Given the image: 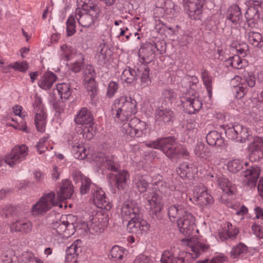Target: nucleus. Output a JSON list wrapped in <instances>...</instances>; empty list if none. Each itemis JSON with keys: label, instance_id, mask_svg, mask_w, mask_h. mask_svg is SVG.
<instances>
[{"label": "nucleus", "instance_id": "nucleus-29", "mask_svg": "<svg viewBox=\"0 0 263 263\" xmlns=\"http://www.w3.org/2000/svg\"><path fill=\"white\" fill-rule=\"evenodd\" d=\"M198 187L194 189V197L196 198V201L202 205H205L213 203V198L209 194L206 190L202 189L201 191Z\"/></svg>", "mask_w": 263, "mask_h": 263}, {"label": "nucleus", "instance_id": "nucleus-26", "mask_svg": "<svg viewBox=\"0 0 263 263\" xmlns=\"http://www.w3.org/2000/svg\"><path fill=\"white\" fill-rule=\"evenodd\" d=\"M73 186L69 180L62 181L60 191L57 193V198L59 202L69 199L73 193Z\"/></svg>", "mask_w": 263, "mask_h": 263}, {"label": "nucleus", "instance_id": "nucleus-36", "mask_svg": "<svg viewBox=\"0 0 263 263\" xmlns=\"http://www.w3.org/2000/svg\"><path fill=\"white\" fill-rule=\"evenodd\" d=\"M129 175L126 171L123 170L115 175V182L119 190H125L127 187V180Z\"/></svg>", "mask_w": 263, "mask_h": 263}, {"label": "nucleus", "instance_id": "nucleus-50", "mask_svg": "<svg viewBox=\"0 0 263 263\" xmlns=\"http://www.w3.org/2000/svg\"><path fill=\"white\" fill-rule=\"evenodd\" d=\"M141 86L142 87H145L151 83V80L149 78V69L148 67H144L140 77Z\"/></svg>", "mask_w": 263, "mask_h": 263}, {"label": "nucleus", "instance_id": "nucleus-39", "mask_svg": "<svg viewBox=\"0 0 263 263\" xmlns=\"http://www.w3.org/2000/svg\"><path fill=\"white\" fill-rule=\"evenodd\" d=\"M236 130L237 135L236 141L240 143L245 142L251 134L248 128L240 124L236 125Z\"/></svg>", "mask_w": 263, "mask_h": 263}, {"label": "nucleus", "instance_id": "nucleus-59", "mask_svg": "<svg viewBox=\"0 0 263 263\" xmlns=\"http://www.w3.org/2000/svg\"><path fill=\"white\" fill-rule=\"evenodd\" d=\"M119 88V85L115 81H110L108 86L107 95L109 98H112Z\"/></svg>", "mask_w": 263, "mask_h": 263}, {"label": "nucleus", "instance_id": "nucleus-20", "mask_svg": "<svg viewBox=\"0 0 263 263\" xmlns=\"http://www.w3.org/2000/svg\"><path fill=\"white\" fill-rule=\"evenodd\" d=\"M93 199L95 204L101 209H105L107 211L110 210L111 205L108 202L104 191L100 188L92 190Z\"/></svg>", "mask_w": 263, "mask_h": 263}, {"label": "nucleus", "instance_id": "nucleus-5", "mask_svg": "<svg viewBox=\"0 0 263 263\" xmlns=\"http://www.w3.org/2000/svg\"><path fill=\"white\" fill-rule=\"evenodd\" d=\"M249 166L248 162L240 161L235 159L229 163L228 170L233 173H236L241 170H245L242 173V176L247 179V184L251 187H254L256 185L257 180L260 173V168L256 165H252L249 168H244Z\"/></svg>", "mask_w": 263, "mask_h": 263}, {"label": "nucleus", "instance_id": "nucleus-58", "mask_svg": "<svg viewBox=\"0 0 263 263\" xmlns=\"http://www.w3.org/2000/svg\"><path fill=\"white\" fill-rule=\"evenodd\" d=\"M93 125H84V127L83 129V137L84 138L90 140L94 135Z\"/></svg>", "mask_w": 263, "mask_h": 263}, {"label": "nucleus", "instance_id": "nucleus-1", "mask_svg": "<svg viewBox=\"0 0 263 263\" xmlns=\"http://www.w3.org/2000/svg\"><path fill=\"white\" fill-rule=\"evenodd\" d=\"M156 185H157L158 190H152L143 195V197L150 206L149 214L151 218L154 220H160L163 205L162 194L166 190V185L163 181H158Z\"/></svg>", "mask_w": 263, "mask_h": 263}, {"label": "nucleus", "instance_id": "nucleus-52", "mask_svg": "<svg viewBox=\"0 0 263 263\" xmlns=\"http://www.w3.org/2000/svg\"><path fill=\"white\" fill-rule=\"evenodd\" d=\"M111 257L116 259H122L124 255V251L118 246H114L110 251Z\"/></svg>", "mask_w": 263, "mask_h": 263}, {"label": "nucleus", "instance_id": "nucleus-15", "mask_svg": "<svg viewBox=\"0 0 263 263\" xmlns=\"http://www.w3.org/2000/svg\"><path fill=\"white\" fill-rule=\"evenodd\" d=\"M98 12L86 11L77 8L75 17L79 24L83 27L88 28L93 25L98 17Z\"/></svg>", "mask_w": 263, "mask_h": 263}, {"label": "nucleus", "instance_id": "nucleus-22", "mask_svg": "<svg viewBox=\"0 0 263 263\" xmlns=\"http://www.w3.org/2000/svg\"><path fill=\"white\" fill-rule=\"evenodd\" d=\"M176 172L182 179H192L195 177L197 171L193 164L183 162L176 168Z\"/></svg>", "mask_w": 263, "mask_h": 263}, {"label": "nucleus", "instance_id": "nucleus-34", "mask_svg": "<svg viewBox=\"0 0 263 263\" xmlns=\"http://www.w3.org/2000/svg\"><path fill=\"white\" fill-rule=\"evenodd\" d=\"M187 212L182 205L174 204L168 208V216L171 221H175L176 218H180Z\"/></svg>", "mask_w": 263, "mask_h": 263}, {"label": "nucleus", "instance_id": "nucleus-48", "mask_svg": "<svg viewBox=\"0 0 263 263\" xmlns=\"http://www.w3.org/2000/svg\"><path fill=\"white\" fill-rule=\"evenodd\" d=\"M76 21L74 15H71L66 22V31L68 36L73 35L76 32Z\"/></svg>", "mask_w": 263, "mask_h": 263}, {"label": "nucleus", "instance_id": "nucleus-12", "mask_svg": "<svg viewBox=\"0 0 263 263\" xmlns=\"http://www.w3.org/2000/svg\"><path fill=\"white\" fill-rule=\"evenodd\" d=\"M52 233L56 236L68 237L73 235L75 232V226L73 223H69L68 221H56L51 224Z\"/></svg>", "mask_w": 263, "mask_h": 263}, {"label": "nucleus", "instance_id": "nucleus-57", "mask_svg": "<svg viewBox=\"0 0 263 263\" xmlns=\"http://www.w3.org/2000/svg\"><path fill=\"white\" fill-rule=\"evenodd\" d=\"M87 83V90L88 92H90V95L91 97H94L97 93V86L95 82V79H86L84 80Z\"/></svg>", "mask_w": 263, "mask_h": 263}, {"label": "nucleus", "instance_id": "nucleus-53", "mask_svg": "<svg viewBox=\"0 0 263 263\" xmlns=\"http://www.w3.org/2000/svg\"><path fill=\"white\" fill-rule=\"evenodd\" d=\"M162 95L164 99H168L171 102L176 98V93L174 89L168 87H166L163 89Z\"/></svg>", "mask_w": 263, "mask_h": 263}, {"label": "nucleus", "instance_id": "nucleus-10", "mask_svg": "<svg viewBox=\"0 0 263 263\" xmlns=\"http://www.w3.org/2000/svg\"><path fill=\"white\" fill-rule=\"evenodd\" d=\"M28 147L24 144L21 146H15L5 157L6 163L11 167H14L16 164L24 160L28 155Z\"/></svg>", "mask_w": 263, "mask_h": 263}, {"label": "nucleus", "instance_id": "nucleus-45", "mask_svg": "<svg viewBox=\"0 0 263 263\" xmlns=\"http://www.w3.org/2000/svg\"><path fill=\"white\" fill-rule=\"evenodd\" d=\"M247 247L244 243L240 242L232 248L230 252L231 256L233 258L241 257L243 254L247 253Z\"/></svg>", "mask_w": 263, "mask_h": 263}, {"label": "nucleus", "instance_id": "nucleus-13", "mask_svg": "<svg viewBox=\"0 0 263 263\" xmlns=\"http://www.w3.org/2000/svg\"><path fill=\"white\" fill-rule=\"evenodd\" d=\"M192 96L189 93L181 100L183 107L185 112L189 114H195L199 111L202 107V103L198 97V93L196 92H192Z\"/></svg>", "mask_w": 263, "mask_h": 263}, {"label": "nucleus", "instance_id": "nucleus-41", "mask_svg": "<svg viewBox=\"0 0 263 263\" xmlns=\"http://www.w3.org/2000/svg\"><path fill=\"white\" fill-rule=\"evenodd\" d=\"M201 78L203 83V84L205 86L207 92L208 93V96L210 98H212V77L210 74L209 71L204 69L201 72Z\"/></svg>", "mask_w": 263, "mask_h": 263}, {"label": "nucleus", "instance_id": "nucleus-18", "mask_svg": "<svg viewBox=\"0 0 263 263\" xmlns=\"http://www.w3.org/2000/svg\"><path fill=\"white\" fill-rule=\"evenodd\" d=\"M121 215L123 218L130 219L142 217L141 210L137 203L135 201H126L122 206Z\"/></svg>", "mask_w": 263, "mask_h": 263}, {"label": "nucleus", "instance_id": "nucleus-21", "mask_svg": "<svg viewBox=\"0 0 263 263\" xmlns=\"http://www.w3.org/2000/svg\"><path fill=\"white\" fill-rule=\"evenodd\" d=\"M10 228V231L12 233L21 232L22 234H27L31 231L32 225L30 221L26 219H21L12 223Z\"/></svg>", "mask_w": 263, "mask_h": 263}, {"label": "nucleus", "instance_id": "nucleus-62", "mask_svg": "<svg viewBox=\"0 0 263 263\" xmlns=\"http://www.w3.org/2000/svg\"><path fill=\"white\" fill-rule=\"evenodd\" d=\"M3 263H18L16 256L12 254V252H8L3 256Z\"/></svg>", "mask_w": 263, "mask_h": 263}, {"label": "nucleus", "instance_id": "nucleus-11", "mask_svg": "<svg viewBox=\"0 0 263 263\" xmlns=\"http://www.w3.org/2000/svg\"><path fill=\"white\" fill-rule=\"evenodd\" d=\"M177 226L182 234L186 237H190L195 228V218L191 213L187 212L177 219Z\"/></svg>", "mask_w": 263, "mask_h": 263}, {"label": "nucleus", "instance_id": "nucleus-14", "mask_svg": "<svg viewBox=\"0 0 263 263\" xmlns=\"http://www.w3.org/2000/svg\"><path fill=\"white\" fill-rule=\"evenodd\" d=\"M184 9L192 20H200L204 0H183Z\"/></svg>", "mask_w": 263, "mask_h": 263}, {"label": "nucleus", "instance_id": "nucleus-56", "mask_svg": "<svg viewBox=\"0 0 263 263\" xmlns=\"http://www.w3.org/2000/svg\"><path fill=\"white\" fill-rule=\"evenodd\" d=\"M83 72L85 75L84 80H86V79H95L96 73L92 65L89 64L86 65Z\"/></svg>", "mask_w": 263, "mask_h": 263}, {"label": "nucleus", "instance_id": "nucleus-46", "mask_svg": "<svg viewBox=\"0 0 263 263\" xmlns=\"http://www.w3.org/2000/svg\"><path fill=\"white\" fill-rule=\"evenodd\" d=\"M194 153L197 157L200 158L206 159L209 156L210 152L208 147L205 146L204 144L200 143L196 145Z\"/></svg>", "mask_w": 263, "mask_h": 263}, {"label": "nucleus", "instance_id": "nucleus-31", "mask_svg": "<svg viewBox=\"0 0 263 263\" xmlns=\"http://www.w3.org/2000/svg\"><path fill=\"white\" fill-rule=\"evenodd\" d=\"M242 17L240 8L237 5H234L228 8L226 18L232 23L234 24L240 23Z\"/></svg>", "mask_w": 263, "mask_h": 263}, {"label": "nucleus", "instance_id": "nucleus-27", "mask_svg": "<svg viewBox=\"0 0 263 263\" xmlns=\"http://www.w3.org/2000/svg\"><path fill=\"white\" fill-rule=\"evenodd\" d=\"M251 153L250 155V159L251 161H258L262 155L263 148V138L256 137L251 147Z\"/></svg>", "mask_w": 263, "mask_h": 263}, {"label": "nucleus", "instance_id": "nucleus-32", "mask_svg": "<svg viewBox=\"0 0 263 263\" xmlns=\"http://www.w3.org/2000/svg\"><path fill=\"white\" fill-rule=\"evenodd\" d=\"M57 79V76L53 72L45 73L39 81L38 85L41 88L47 90L50 89L53 83Z\"/></svg>", "mask_w": 263, "mask_h": 263}, {"label": "nucleus", "instance_id": "nucleus-38", "mask_svg": "<svg viewBox=\"0 0 263 263\" xmlns=\"http://www.w3.org/2000/svg\"><path fill=\"white\" fill-rule=\"evenodd\" d=\"M246 36L248 41L253 46L256 47H261L263 46V40L260 33L254 31H246Z\"/></svg>", "mask_w": 263, "mask_h": 263}, {"label": "nucleus", "instance_id": "nucleus-7", "mask_svg": "<svg viewBox=\"0 0 263 263\" xmlns=\"http://www.w3.org/2000/svg\"><path fill=\"white\" fill-rule=\"evenodd\" d=\"M34 112L35 114L34 122L37 130L41 133L45 130L47 114L40 97L36 95L33 104Z\"/></svg>", "mask_w": 263, "mask_h": 263}, {"label": "nucleus", "instance_id": "nucleus-54", "mask_svg": "<svg viewBox=\"0 0 263 263\" xmlns=\"http://www.w3.org/2000/svg\"><path fill=\"white\" fill-rule=\"evenodd\" d=\"M165 8H160V10H163L166 14L174 15L176 12L175 5L174 3L170 1H167L164 3Z\"/></svg>", "mask_w": 263, "mask_h": 263}, {"label": "nucleus", "instance_id": "nucleus-3", "mask_svg": "<svg viewBox=\"0 0 263 263\" xmlns=\"http://www.w3.org/2000/svg\"><path fill=\"white\" fill-rule=\"evenodd\" d=\"M160 149L172 162L177 163L181 157L186 158L190 155L186 147L179 144L174 137L160 138Z\"/></svg>", "mask_w": 263, "mask_h": 263}, {"label": "nucleus", "instance_id": "nucleus-6", "mask_svg": "<svg viewBox=\"0 0 263 263\" xmlns=\"http://www.w3.org/2000/svg\"><path fill=\"white\" fill-rule=\"evenodd\" d=\"M146 123L137 117L132 118L129 123H124L121 126L122 132L130 137H142L146 129Z\"/></svg>", "mask_w": 263, "mask_h": 263}, {"label": "nucleus", "instance_id": "nucleus-64", "mask_svg": "<svg viewBox=\"0 0 263 263\" xmlns=\"http://www.w3.org/2000/svg\"><path fill=\"white\" fill-rule=\"evenodd\" d=\"M14 69L19 70L21 72L26 71L28 68V65L26 61L21 62H15L12 66Z\"/></svg>", "mask_w": 263, "mask_h": 263}, {"label": "nucleus", "instance_id": "nucleus-40", "mask_svg": "<svg viewBox=\"0 0 263 263\" xmlns=\"http://www.w3.org/2000/svg\"><path fill=\"white\" fill-rule=\"evenodd\" d=\"M218 186L228 195H233L235 192V187L226 178H219L217 180Z\"/></svg>", "mask_w": 263, "mask_h": 263}, {"label": "nucleus", "instance_id": "nucleus-17", "mask_svg": "<svg viewBox=\"0 0 263 263\" xmlns=\"http://www.w3.org/2000/svg\"><path fill=\"white\" fill-rule=\"evenodd\" d=\"M149 224L142 218H134L130 219L127 224V230L130 233L135 234L137 236H141L143 232H146L149 229Z\"/></svg>", "mask_w": 263, "mask_h": 263}, {"label": "nucleus", "instance_id": "nucleus-60", "mask_svg": "<svg viewBox=\"0 0 263 263\" xmlns=\"http://www.w3.org/2000/svg\"><path fill=\"white\" fill-rule=\"evenodd\" d=\"M235 48L238 55H240L242 57H246L249 53L248 46L246 43L239 44L236 46Z\"/></svg>", "mask_w": 263, "mask_h": 263}, {"label": "nucleus", "instance_id": "nucleus-55", "mask_svg": "<svg viewBox=\"0 0 263 263\" xmlns=\"http://www.w3.org/2000/svg\"><path fill=\"white\" fill-rule=\"evenodd\" d=\"M91 185L92 182L91 180L88 178L85 179V180L81 183V187L80 189L81 194L84 195L88 193L90 189L92 188Z\"/></svg>", "mask_w": 263, "mask_h": 263}, {"label": "nucleus", "instance_id": "nucleus-43", "mask_svg": "<svg viewBox=\"0 0 263 263\" xmlns=\"http://www.w3.org/2000/svg\"><path fill=\"white\" fill-rule=\"evenodd\" d=\"M245 17L248 21H252L254 24L257 23L259 18V12L256 4L248 8L245 13Z\"/></svg>", "mask_w": 263, "mask_h": 263}, {"label": "nucleus", "instance_id": "nucleus-63", "mask_svg": "<svg viewBox=\"0 0 263 263\" xmlns=\"http://www.w3.org/2000/svg\"><path fill=\"white\" fill-rule=\"evenodd\" d=\"M226 136L232 140H237V134L236 130V125L231 127H228L225 130Z\"/></svg>", "mask_w": 263, "mask_h": 263}, {"label": "nucleus", "instance_id": "nucleus-49", "mask_svg": "<svg viewBox=\"0 0 263 263\" xmlns=\"http://www.w3.org/2000/svg\"><path fill=\"white\" fill-rule=\"evenodd\" d=\"M79 148L82 149V151L78 153H75V154H74V156L77 159H84L87 157L88 155V151L82 145L76 143L72 147L73 152H75L77 149Z\"/></svg>", "mask_w": 263, "mask_h": 263}, {"label": "nucleus", "instance_id": "nucleus-9", "mask_svg": "<svg viewBox=\"0 0 263 263\" xmlns=\"http://www.w3.org/2000/svg\"><path fill=\"white\" fill-rule=\"evenodd\" d=\"M192 257L191 253L171 249L163 253L160 261L161 263H190L189 260Z\"/></svg>", "mask_w": 263, "mask_h": 263}, {"label": "nucleus", "instance_id": "nucleus-61", "mask_svg": "<svg viewBox=\"0 0 263 263\" xmlns=\"http://www.w3.org/2000/svg\"><path fill=\"white\" fill-rule=\"evenodd\" d=\"M72 177L76 184L81 183L85 179L87 178L80 171L76 170L72 173Z\"/></svg>", "mask_w": 263, "mask_h": 263}, {"label": "nucleus", "instance_id": "nucleus-23", "mask_svg": "<svg viewBox=\"0 0 263 263\" xmlns=\"http://www.w3.org/2000/svg\"><path fill=\"white\" fill-rule=\"evenodd\" d=\"M245 83H242L234 88L235 97L238 99L242 98L248 91V88L246 87L247 84L251 88L254 86L255 78L254 76H248L245 77Z\"/></svg>", "mask_w": 263, "mask_h": 263}, {"label": "nucleus", "instance_id": "nucleus-42", "mask_svg": "<svg viewBox=\"0 0 263 263\" xmlns=\"http://www.w3.org/2000/svg\"><path fill=\"white\" fill-rule=\"evenodd\" d=\"M102 157L100 164L106 169L112 172H117L118 169V165L116 163L111 157L105 156L103 154H101Z\"/></svg>", "mask_w": 263, "mask_h": 263}, {"label": "nucleus", "instance_id": "nucleus-37", "mask_svg": "<svg viewBox=\"0 0 263 263\" xmlns=\"http://www.w3.org/2000/svg\"><path fill=\"white\" fill-rule=\"evenodd\" d=\"M139 73L138 68L134 69L128 67L122 72L121 79L127 83H132L136 81L138 73Z\"/></svg>", "mask_w": 263, "mask_h": 263}, {"label": "nucleus", "instance_id": "nucleus-24", "mask_svg": "<svg viewBox=\"0 0 263 263\" xmlns=\"http://www.w3.org/2000/svg\"><path fill=\"white\" fill-rule=\"evenodd\" d=\"M76 124L82 125H93V118L91 112L85 107L81 108L74 118Z\"/></svg>", "mask_w": 263, "mask_h": 263}, {"label": "nucleus", "instance_id": "nucleus-47", "mask_svg": "<svg viewBox=\"0 0 263 263\" xmlns=\"http://www.w3.org/2000/svg\"><path fill=\"white\" fill-rule=\"evenodd\" d=\"M21 209L18 206L12 205H7L4 208L5 218L17 217L20 214Z\"/></svg>", "mask_w": 263, "mask_h": 263}, {"label": "nucleus", "instance_id": "nucleus-30", "mask_svg": "<svg viewBox=\"0 0 263 263\" xmlns=\"http://www.w3.org/2000/svg\"><path fill=\"white\" fill-rule=\"evenodd\" d=\"M206 140L209 145L213 146L222 147L224 145L221 134L215 130L211 131L206 135Z\"/></svg>", "mask_w": 263, "mask_h": 263}, {"label": "nucleus", "instance_id": "nucleus-16", "mask_svg": "<svg viewBox=\"0 0 263 263\" xmlns=\"http://www.w3.org/2000/svg\"><path fill=\"white\" fill-rule=\"evenodd\" d=\"M76 82L75 79L70 81L68 83H62L57 85V89H53V94L55 102H63L68 99L71 95V87L73 86Z\"/></svg>", "mask_w": 263, "mask_h": 263}, {"label": "nucleus", "instance_id": "nucleus-19", "mask_svg": "<svg viewBox=\"0 0 263 263\" xmlns=\"http://www.w3.org/2000/svg\"><path fill=\"white\" fill-rule=\"evenodd\" d=\"M155 51L153 43L146 42L141 46L139 51V56L142 63L148 64L155 58Z\"/></svg>", "mask_w": 263, "mask_h": 263}, {"label": "nucleus", "instance_id": "nucleus-44", "mask_svg": "<svg viewBox=\"0 0 263 263\" xmlns=\"http://www.w3.org/2000/svg\"><path fill=\"white\" fill-rule=\"evenodd\" d=\"M98 61L100 64H105L108 57L110 55V51L104 43L98 46Z\"/></svg>", "mask_w": 263, "mask_h": 263}, {"label": "nucleus", "instance_id": "nucleus-51", "mask_svg": "<svg viewBox=\"0 0 263 263\" xmlns=\"http://www.w3.org/2000/svg\"><path fill=\"white\" fill-rule=\"evenodd\" d=\"M228 64L236 69L241 68L242 60L239 55L230 57L226 61Z\"/></svg>", "mask_w": 263, "mask_h": 263}, {"label": "nucleus", "instance_id": "nucleus-33", "mask_svg": "<svg viewBox=\"0 0 263 263\" xmlns=\"http://www.w3.org/2000/svg\"><path fill=\"white\" fill-rule=\"evenodd\" d=\"M134 185L140 193H148L152 191L149 190L148 178L145 176H137L134 181Z\"/></svg>", "mask_w": 263, "mask_h": 263}, {"label": "nucleus", "instance_id": "nucleus-4", "mask_svg": "<svg viewBox=\"0 0 263 263\" xmlns=\"http://www.w3.org/2000/svg\"><path fill=\"white\" fill-rule=\"evenodd\" d=\"M111 111L121 121H127L129 117L137 113V102L131 97L122 96L115 101Z\"/></svg>", "mask_w": 263, "mask_h": 263}, {"label": "nucleus", "instance_id": "nucleus-35", "mask_svg": "<svg viewBox=\"0 0 263 263\" xmlns=\"http://www.w3.org/2000/svg\"><path fill=\"white\" fill-rule=\"evenodd\" d=\"M77 8L86 11L98 12L97 0H77Z\"/></svg>", "mask_w": 263, "mask_h": 263}, {"label": "nucleus", "instance_id": "nucleus-8", "mask_svg": "<svg viewBox=\"0 0 263 263\" xmlns=\"http://www.w3.org/2000/svg\"><path fill=\"white\" fill-rule=\"evenodd\" d=\"M59 205L58 202L55 200V194L53 192L47 194L42 197L40 200L32 208V212L34 215L42 214L50 210L52 206Z\"/></svg>", "mask_w": 263, "mask_h": 263}, {"label": "nucleus", "instance_id": "nucleus-2", "mask_svg": "<svg viewBox=\"0 0 263 263\" xmlns=\"http://www.w3.org/2000/svg\"><path fill=\"white\" fill-rule=\"evenodd\" d=\"M160 149L172 162L177 163L181 157L186 158L190 155L186 147L179 144L174 137L160 138Z\"/></svg>", "mask_w": 263, "mask_h": 263}, {"label": "nucleus", "instance_id": "nucleus-25", "mask_svg": "<svg viewBox=\"0 0 263 263\" xmlns=\"http://www.w3.org/2000/svg\"><path fill=\"white\" fill-rule=\"evenodd\" d=\"M174 117L173 111L169 108L161 106L155 110V119L157 122L170 123L173 121Z\"/></svg>", "mask_w": 263, "mask_h": 263}, {"label": "nucleus", "instance_id": "nucleus-28", "mask_svg": "<svg viewBox=\"0 0 263 263\" xmlns=\"http://www.w3.org/2000/svg\"><path fill=\"white\" fill-rule=\"evenodd\" d=\"M81 242V240H77L70 246L67 247L66 250V259L67 261L73 263L77 262V256L79 255V253L82 251Z\"/></svg>", "mask_w": 263, "mask_h": 263}]
</instances>
